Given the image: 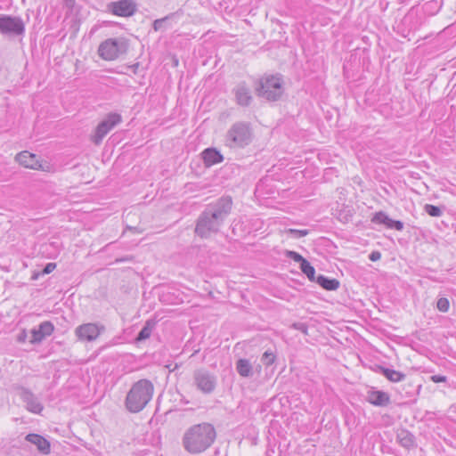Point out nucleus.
I'll return each mask as SVG.
<instances>
[{"label":"nucleus","instance_id":"obj_6","mask_svg":"<svg viewBox=\"0 0 456 456\" xmlns=\"http://www.w3.org/2000/svg\"><path fill=\"white\" fill-rule=\"evenodd\" d=\"M128 44L125 38H108L98 48L99 56L104 61H114L127 52Z\"/></svg>","mask_w":456,"mask_h":456},{"label":"nucleus","instance_id":"obj_17","mask_svg":"<svg viewBox=\"0 0 456 456\" xmlns=\"http://www.w3.org/2000/svg\"><path fill=\"white\" fill-rule=\"evenodd\" d=\"M26 441L35 444L37 450L43 454H48L51 451L50 442L38 434H28L25 437Z\"/></svg>","mask_w":456,"mask_h":456},{"label":"nucleus","instance_id":"obj_7","mask_svg":"<svg viewBox=\"0 0 456 456\" xmlns=\"http://www.w3.org/2000/svg\"><path fill=\"white\" fill-rule=\"evenodd\" d=\"M25 24L21 18L7 14H0V34L9 37L22 36Z\"/></svg>","mask_w":456,"mask_h":456},{"label":"nucleus","instance_id":"obj_38","mask_svg":"<svg viewBox=\"0 0 456 456\" xmlns=\"http://www.w3.org/2000/svg\"><path fill=\"white\" fill-rule=\"evenodd\" d=\"M67 3H69V4H74V1L73 0H66Z\"/></svg>","mask_w":456,"mask_h":456},{"label":"nucleus","instance_id":"obj_26","mask_svg":"<svg viewBox=\"0 0 456 456\" xmlns=\"http://www.w3.org/2000/svg\"><path fill=\"white\" fill-rule=\"evenodd\" d=\"M424 210L428 216L432 217H440L443 215L444 208L431 204H426L424 206Z\"/></svg>","mask_w":456,"mask_h":456},{"label":"nucleus","instance_id":"obj_35","mask_svg":"<svg viewBox=\"0 0 456 456\" xmlns=\"http://www.w3.org/2000/svg\"><path fill=\"white\" fill-rule=\"evenodd\" d=\"M381 258V253L379 251H372L370 256L369 259L372 262H376Z\"/></svg>","mask_w":456,"mask_h":456},{"label":"nucleus","instance_id":"obj_19","mask_svg":"<svg viewBox=\"0 0 456 456\" xmlns=\"http://www.w3.org/2000/svg\"><path fill=\"white\" fill-rule=\"evenodd\" d=\"M204 164L207 167L223 162L224 156L216 148H207L201 153Z\"/></svg>","mask_w":456,"mask_h":456},{"label":"nucleus","instance_id":"obj_32","mask_svg":"<svg viewBox=\"0 0 456 456\" xmlns=\"http://www.w3.org/2000/svg\"><path fill=\"white\" fill-rule=\"evenodd\" d=\"M291 327L297 330L301 331L304 334H307L308 326L305 322H294Z\"/></svg>","mask_w":456,"mask_h":456},{"label":"nucleus","instance_id":"obj_18","mask_svg":"<svg viewBox=\"0 0 456 456\" xmlns=\"http://www.w3.org/2000/svg\"><path fill=\"white\" fill-rule=\"evenodd\" d=\"M15 159L20 165L28 168L37 169L40 167L37 155L30 153L27 151H21L19 154H17Z\"/></svg>","mask_w":456,"mask_h":456},{"label":"nucleus","instance_id":"obj_3","mask_svg":"<svg viewBox=\"0 0 456 456\" xmlns=\"http://www.w3.org/2000/svg\"><path fill=\"white\" fill-rule=\"evenodd\" d=\"M154 387L149 379H140L135 382L126 395L125 404L133 413L142 411L152 399Z\"/></svg>","mask_w":456,"mask_h":456},{"label":"nucleus","instance_id":"obj_1","mask_svg":"<svg viewBox=\"0 0 456 456\" xmlns=\"http://www.w3.org/2000/svg\"><path fill=\"white\" fill-rule=\"evenodd\" d=\"M232 200L223 196L208 204L196 220L194 232L201 239H208L220 232L232 209Z\"/></svg>","mask_w":456,"mask_h":456},{"label":"nucleus","instance_id":"obj_27","mask_svg":"<svg viewBox=\"0 0 456 456\" xmlns=\"http://www.w3.org/2000/svg\"><path fill=\"white\" fill-rule=\"evenodd\" d=\"M275 359L276 355L274 353L273 351L267 350L263 354L261 362L264 365L270 366L274 362Z\"/></svg>","mask_w":456,"mask_h":456},{"label":"nucleus","instance_id":"obj_14","mask_svg":"<svg viewBox=\"0 0 456 456\" xmlns=\"http://www.w3.org/2000/svg\"><path fill=\"white\" fill-rule=\"evenodd\" d=\"M53 330L54 326L51 322H43L38 325L37 329H33L31 330V338L29 342L31 344H38L42 342L46 337L52 335Z\"/></svg>","mask_w":456,"mask_h":456},{"label":"nucleus","instance_id":"obj_21","mask_svg":"<svg viewBox=\"0 0 456 456\" xmlns=\"http://www.w3.org/2000/svg\"><path fill=\"white\" fill-rule=\"evenodd\" d=\"M235 369L242 378H251L254 375V368L248 359L240 358L235 363Z\"/></svg>","mask_w":456,"mask_h":456},{"label":"nucleus","instance_id":"obj_36","mask_svg":"<svg viewBox=\"0 0 456 456\" xmlns=\"http://www.w3.org/2000/svg\"><path fill=\"white\" fill-rule=\"evenodd\" d=\"M27 338V334L25 330H23L20 334L18 335L17 340L20 343H24Z\"/></svg>","mask_w":456,"mask_h":456},{"label":"nucleus","instance_id":"obj_22","mask_svg":"<svg viewBox=\"0 0 456 456\" xmlns=\"http://www.w3.org/2000/svg\"><path fill=\"white\" fill-rule=\"evenodd\" d=\"M379 371L380 374H382L384 377H386L389 381L391 382H400L404 380L406 375L401 371L383 367V366H378Z\"/></svg>","mask_w":456,"mask_h":456},{"label":"nucleus","instance_id":"obj_33","mask_svg":"<svg viewBox=\"0 0 456 456\" xmlns=\"http://www.w3.org/2000/svg\"><path fill=\"white\" fill-rule=\"evenodd\" d=\"M429 379L434 383H446L448 379L446 376L440 374L432 375Z\"/></svg>","mask_w":456,"mask_h":456},{"label":"nucleus","instance_id":"obj_8","mask_svg":"<svg viewBox=\"0 0 456 456\" xmlns=\"http://www.w3.org/2000/svg\"><path fill=\"white\" fill-rule=\"evenodd\" d=\"M122 117L118 113H109L106 118L102 120L95 128L94 134L92 135V142L99 145L105 135L112 130L116 126L120 124Z\"/></svg>","mask_w":456,"mask_h":456},{"label":"nucleus","instance_id":"obj_23","mask_svg":"<svg viewBox=\"0 0 456 456\" xmlns=\"http://www.w3.org/2000/svg\"><path fill=\"white\" fill-rule=\"evenodd\" d=\"M315 281L326 290H336L339 287V281L337 279L329 278L322 274L318 275Z\"/></svg>","mask_w":456,"mask_h":456},{"label":"nucleus","instance_id":"obj_13","mask_svg":"<svg viewBox=\"0 0 456 456\" xmlns=\"http://www.w3.org/2000/svg\"><path fill=\"white\" fill-rule=\"evenodd\" d=\"M366 401L378 407H387L390 404L391 399L388 393L371 388L367 391Z\"/></svg>","mask_w":456,"mask_h":456},{"label":"nucleus","instance_id":"obj_12","mask_svg":"<svg viewBox=\"0 0 456 456\" xmlns=\"http://www.w3.org/2000/svg\"><path fill=\"white\" fill-rule=\"evenodd\" d=\"M109 9L117 16L128 17L135 12L136 6L132 0H120L111 2L109 4Z\"/></svg>","mask_w":456,"mask_h":456},{"label":"nucleus","instance_id":"obj_29","mask_svg":"<svg viewBox=\"0 0 456 456\" xmlns=\"http://www.w3.org/2000/svg\"><path fill=\"white\" fill-rule=\"evenodd\" d=\"M436 307L440 312L446 313L450 308V302L446 297H440L436 302Z\"/></svg>","mask_w":456,"mask_h":456},{"label":"nucleus","instance_id":"obj_20","mask_svg":"<svg viewBox=\"0 0 456 456\" xmlns=\"http://www.w3.org/2000/svg\"><path fill=\"white\" fill-rule=\"evenodd\" d=\"M396 440L399 444L406 449L413 448L415 444V436L409 430L402 428L397 431Z\"/></svg>","mask_w":456,"mask_h":456},{"label":"nucleus","instance_id":"obj_4","mask_svg":"<svg viewBox=\"0 0 456 456\" xmlns=\"http://www.w3.org/2000/svg\"><path fill=\"white\" fill-rule=\"evenodd\" d=\"M253 139V130L248 122L238 121L231 126L224 136V145L230 149H243Z\"/></svg>","mask_w":456,"mask_h":456},{"label":"nucleus","instance_id":"obj_9","mask_svg":"<svg viewBox=\"0 0 456 456\" xmlns=\"http://www.w3.org/2000/svg\"><path fill=\"white\" fill-rule=\"evenodd\" d=\"M193 382L203 394H211L216 387V377L207 370L200 369L193 373Z\"/></svg>","mask_w":456,"mask_h":456},{"label":"nucleus","instance_id":"obj_28","mask_svg":"<svg viewBox=\"0 0 456 456\" xmlns=\"http://www.w3.org/2000/svg\"><path fill=\"white\" fill-rule=\"evenodd\" d=\"M175 14H176V12H173V13H170V14L167 15L164 18L155 20L154 22H153V29L155 31H159V30L162 29L163 28V24L167 20H168L172 19L173 17H175Z\"/></svg>","mask_w":456,"mask_h":456},{"label":"nucleus","instance_id":"obj_30","mask_svg":"<svg viewBox=\"0 0 456 456\" xmlns=\"http://www.w3.org/2000/svg\"><path fill=\"white\" fill-rule=\"evenodd\" d=\"M291 237L295 239H298L304 236H306L309 233L308 230H297V229H289L287 231Z\"/></svg>","mask_w":456,"mask_h":456},{"label":"nucleus","instance_id":"obj_10","mask_svg":"<svg viewBox=\"0 0 456 456\" xmlns=\"http://www.w3.org/2000/svg\"><path fill=\"white\" fill-rule=\"evenodd\" d=\"M105 327L100 323L87 322L75 329V335L80 341H94L102 332Z\"/></svg>","mask_w":456,"mask_h":456},{"label":"nucleus","instance_id":"obj_2","mask_svg":"<svg viewBox=\"0 0 456 456\" xmlns=\"http://www.w3.org/2000/svg\"><path fill=\"white\" fill-rule=\"evenodd\" d=\"M216 436V430L211 423L194 424L184 431L182 445L190 454H200L213 445Z\"/></svg>","mask_w":456,"mask_h":456},{"label":"nucleus","instance_id":"obj_16","mask_svg":"<svg viewBox=\"0 0 456 456\" xmlns=\"http://www.w3.org/2000/svg\"><path fill=\"white\" fill-rule=\"evenodd\" d=\"M236 102L240 106H248L252 101L250 89L245 83H240L233 89Z\"/></svg>","mask_w":456,"mask_h":456},{"label":"nucleus","instance_id":"obj_37","mask_svg":"<svg viewBox=\"0 0 456 456\" xmlns=\"http://www.w3.org/2000/svg\"><path fill=\"white\" fill-rule=\"evenodd\" d=\"M138 67H139V63H135V64L129 66V68L132 69V71L134 73H136Z\"/></svg>","mask_w":456,"mask_h":456},{"label":"nucleus","instance_id":"obj_11","mask_svg":"<svg viewBox=\"0 0 456 456\" xmlns=\"http://www.w3.org/2000/svg\"><path fill=\"white\" fill-rule=\"evenodd\" d=\"M18 395L25 403L26 409L35 414H39L44 409L43 404L39 402L37 397L28 388L20 387H18Z\"/></svg>","mask_w":456,"mask_h":456},{"label":"nucleus","instance_id":"obj_31","mask_svg":"<svg viewBox=\"0 0 456 456\" xmlns=\"http://www.w3.org/2000/svg\"><path fill=\"white\" fill-rule=\"evenodd\" d=\"M286 255L295 262L299 263V265L305 260L299 253L295 251L289 250Z\"/></svg>","mask_w":456,"mask_h":456},{"label":"nucleus","instance_id":"obj_25","mask_svg":"<svg viewBox=\"0 0 456 456\" xmlns=\"http://www.w3.org/2000/svg\"><path fill=\"white\" fill-rule=\"evenodd\" d=\"M300 269L311 281H315V269L306 259L300 264Z\"/></svg>","mask_w":456,"mask_h":456},{"label":"nucleus","instance_id":"obj_24","mask_svg":"<svg viewBox=\"0 0 456 456\" xmlns=\"http://www.w3.org/2000/svg\"><path fill=\"white\" fill-rule=\"evenodd\" d=\"M154 325H155V323L152 321H151V320L147 321L145 325L142 327V329L140 330V332L136 336L135 340L137 342H141V341H143V340L149 338L151 335Z\"/></svg>","mask_w":456,"mask_h":456},{"label":"nucleus","instance_id":"obj_5","mask_svg":"<svg viewBox=\"0 0 456 456\" xmlns=\"http://www.w3.org/2000/svg\"><path fill=\"white\" fill-rule=\"evenodd\" d=\"M257 95L268 101H278L284 92L281 75H267L260 78L256 88Z\"/></svg>","mask_w":456,"mask_h":456},{"label":"nucleus","instance_id":"obj_15","mask_svg":"<svg viewBox=\"0 0 456 456\" xmlns=\"http://www.w3.org/2000/svg\"><path fill=\"white\" fill-rule=\"evenodd\" d=\"M371 222L377 224H384L387 228L396 231H402L404 227L402 221L391 219L383 211L377 212L371 218Z\"/></svg>","mask_w":456,"mask_h":456},{"label":"nucleus","instance_id":"obj_34","mask_svg":"<svg viewBox=\"0 0 456 456\" xmlns=\"http://www.w3.org/2000/svg\"><path fill=\"white\" fill-rule=\"evenodd\" d=\"M56 268L55 263H48L43 269L42 274H49Z\"/></svg>","mask_w":456,"mask_h":456}]
</instances>
